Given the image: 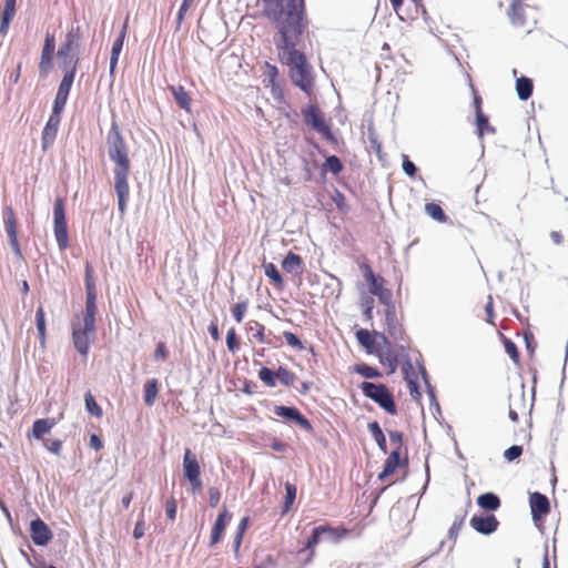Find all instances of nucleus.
Here are the masks:
<instances>
[{"instance_id":"1","label":"nucleus","mask_w":568,"mask_h":568,"mask_svg":"<svg viewBox=\"0 0 568 568\" xmlns=\"http://www.w3.org/2000/svg\"><path fill=\"white\" fill-rule=\"evenodd\" d=\"M262 16L275 24L277 54L290 67L292 82L310 95L314 87L312 67L305 54L296 50L306 28L304 0H263Z\"/></svg>"},{"instance_id":"2","label":"nucleus","mask_w":568,"mask_h":568,"mask_svg":"<svg viewBox=\"0 0 568 568\" xmlns=\"http://www.w3.org/2000/svg\"><path fill=\"white\" fill-rule=\"evenodd\" d=\"M108 154L114 162V190L118 196V206L121 214L126 210V202L130 195L128 178L130 174L131 162L129 158L128 145L116 124H113L108 134Z\"/></svg>"},{"instance_id":"3","label":"nucleus","mask_w":568,"mask_h":568,"mask_svg":"<svg viewBox=\"0 0 568 568\" xmlns=\"http://www.w3.org/2000/svg\"><path fill=\"white\" fill-rule=\"evenodd\" d=\"M359 388L364 396L374 400L386 413H388L389 415L397 414V407L394 400V396L385 384L363 382L359 385Z\"/></svg>"},{"instance_id":"4","label":"nucleus","mask_w":568,"mask_h":568,"mask_svg":"<svg viewBox=\"0 0 568 568\" xmlns=\"http://www.w3.org/2000/svg\"><path fill=\"white\" fill-rule=\"evenodd\" d=\"M359 270L369 286V293L377 296L381 304L393 301V293L386 287V280L382 275L376 274L367 262L361 263Z\"/></svg>"},{"instance_id":"5","label":"nucleus","mask_w":568,"mask_h":568,"mask_svg":"<svg viewBox=\"0 0 568 568\" xmlns=\"http://www.w3.org/2000/svg\"><path fill=\"white\" fill-rule=\"evenodd\" d=\"M54 236L60 250L69 246L68 226L65 219V204L62 197H57L53 205Z\"/></svg>"},{"instance_id":"6","label":"nucleus","mask_w":568,"mask_h":568,"mask_svg":"<svg viewBox=\"0 0 568 568\" xmlns=\"http://www.w3.org/2000/svg\"><path fill=\"white\" fill-rule=\"evenodd\" d=\"M303 119L307 125L317 131L328 141H334L329 125L317 105H308L302 111Z\"/></svg>"},{"instance_id":"7","label":"nucleus","mask_w":568,"mask_h":568,"mask_svg":"<svg viewBox=\"0 0 568 568\" xmlns=\"http://www.w3.org/2000/svg\"><path fill=\"white\" fill-rule=\"evenodd\" d=\"M82 38V31L79 26L72 27L65 34L64 42L58 50V58L61 60V67L68 68L73 64L75 60L72 59L73 51L78 48V43Z\"/></svg>"},{"instance_id":"8","label":"nucleus","mask_w":568,"mask_h":568,"mask_svg":"<svg viewBox=\"0 0 568 568\" xmlns=\"http://www.w3.org/2000/svg\"><path fill=\"white\" fill-rule=\"evenodd\" d=\"M183 473L184 477L191 484V488L193 493H199L202 490V480H201V467L196 456L191 452L190 448H186L183 456Z\"/></svg>"},{"instance_id":"9","label":"nucleus","mask_w":568,"mask_h":568,"mask_svg":"<svg viewBox=\"0 0 568 568\" xmlns=\"http://www.w3.org/2000/svg\"><path fill=\"white\" fill-rule=\"evenodd\" d=\"M77 65L78 59H75L71 67L63 68L65 70V73L59 84L58 92L52 106V110H55L57 112H62L67 104L68 97L74 80Z\"/></svg>"},{"instance_id":"10","label":"nucleus","mask_w":568,"mask_h":568,"mask_svg":"<svg viewBox=\"0 0 568 568\" xmlns=\"http://www.w3.org/2000/svg\"><path fill=\"white\" fill-rule=\"evenodd\" d=\"M95 325L92 329H88L85 323L73 324L72 327V341L75 349L83 356L87 357L90 348V344L94 339Z\"/></svg>"},{"instance_id":"11","label":"nucleus","mask_w":568,"mask_h":568,"mask_svg":"<svg viewBox=\"0 0 568 568\" xmlns=\"http://www.w3.org/2000/svg\"><path fill=\"white\" fill-rule=\"evenodd\" d=\"M274 413L277 417L295 423L305 432H313L311 422L296 407L277 405L274 407Z\"/></svg>"},{"instance_id":"12","label":"nucleus","mask_w":568,"mask_h":568,"mask_svg":"<svg viewBox=\"0 0 568 568\" xmlns=\"http://www.w3.org/2000/svg\"><path fill=\"white\" fill-rule=\"evenodd\" d=\"M385 306V326L390 337L396 341H404L406 337L403 325L396 316V307L394 302L383 304Z\"/></svg>"},{"instance_id":"13","label":"nucleus","mask_w":568,"mask_h":568,"mask_svg":"<svg viewBox=\"0 0 568 568\" xmlns=\"http://www.w3.org/2000/svg\"><path fill=\"white\" fill-rule=\"evenodd\" d=\"M55 50V39L50 32H47L44 38L43 48L41 51V59L39 62V71L45 75L53 67V55Z\"/></svg>"},{"instance_id":"14","label":"nucleus","mask_w":568,"mask_h":568,"mask_svg":"<svg viewBox=\"0 0 568 568\" xmlns=\"http://www.w3.org/2000/svg\"><path fill=\"white\" fill-rule=\"evenodd\" d=\"M61 112H57L55 110H52L51 115L49 116L41 136V144L43 151H47L50 146H52L60 125V118Z\"/></svg>"},{"instance_id":"15","label":"nucleus","mask_w":568,"mask_h":568,"mask_svg":"<svg viewBox=\"0 0 568 568\" xmlns=\"http://www.w3.org/2000/svg\"><path fill=\"white\" fill-rule=\"evenodd\" d=\"M469 525L481 535H490L499 527V520L495 515H475L470 518Z\"/></svg>"},{"instance_id":"16","label":"nucleus","mask_w":568,"mask_h":568,"mask_svg":"<svg viewBox=\"0 0 568 568\" xmlns=\"http://www.w3.org/2000/svg\"><path fill=\"white\" fill-rule=\"evenodd\" d=\"M30 536L37 546L48 545L53 537L51 529L39 517L30 523Z\"/></svg>"},{"instance_id":"17","label":"nucleus","mask_w":568,"mask_h":568,"mask_svg":"<svg viewBox=\"0 0 568 568\" xmlns=\"http://www.w3.org/2000/svg\"><path fill=\"white\" fill-rule=\"evenodd\" d=\"M4 230L9 239L10 246L18 255L21 254L20 244L18 240L17 220L14 211L11 206L4 209Z\"/></svg>"},{"instance_id":"18","label":"nucleus","mask_w":568,"mask_h":568,"mask_svg":"<svg viewBox=\"0 0 568 568\" xmlns=\"http://www.w3.org/2000/svg\"><path fill=\"white\" fill-rule=\"evenodd\" d=\"M529 505L535 521L541 520L550 511V504L547 496L537 491L530 494Z\"/></svg>"},{"instance_id":"19","label":"nucleus","mask_w":568,"mask_h":568,"mask_svg":"<svg viewBox=\"0 0 568 568\" xmlns=\"http://www.w3.org/2000/svg\"><path fill=\"white\" fill-rule=\"evenodd\" d=\"M231 519H232V514L226 508H224L219 514V516L212 527V530H211V536H210V541H209L210 547H213L217 542H220V540L225 531V528L229 525V523L231 521Z\"/></svg>"},{"instance_id":"20","label":"nucleus","mask_w":568,"mask_h":568,"mask_svg":"<svg viewBox=\"0 0 568 568\" xmlns=\"http://www.w3.org/2000/svg\"><path fill=\"white\" fill-rule=\"evenodd\" d=\"M55 426L54 418H40L33 422L32 428L28 434V438L42 439L43 436Z\"/></svg>"},{"instance_id":"21","label":"nucleus","mask_w":568,"mask_h":568,"mask_svg":"<svg viewBox=\"0 0 568 568\" xmlns=\"http://www.w3.org/2000/svg\"><path fill=\"white\" fill-rule=\"evenodd\" d=\"M17 12V0H6L1 11L0 33L6 36Z\"/></svg>"},{"instance_id":"22","label":"nucleus","mask_w":568,"mask_h":568,"mask_svg":"<svg viewBox=\"0 0 568 568\" xmlns=\"http://www.w3.org/2000/svg\"><path fill=\"white\" fill-rule=\"evenodd\" d=\"M282 267L286 273L301 276L303 273V260L298 254L290 252L282 261Z\"/></svg>"},{"instance_id":"23","label":"nucleus","mask_w":568,"mask_h":568,"mask_svg":"<svg viewBox=\"0 0 568 568\" xmlns=\"http://www.w3.org/2000/svg\"><path fill=\"white\" fill-rule=\"evenodd\" d=\"M400 465V452L393 449L387 456L383 470L378 475L379 480H385L387 477L393 475Z\"/></svg>"},{"instance_id":"24","label":"nucleus","mask_w":568,"mask_h":568,"mask_svg":"<svg viewBox=\"0 0 568 568\" xmlns=\"http://www.w3.org/2000/svg\"><path fill=\"white\" fill-rule=\"evenodd\" d=\"M246 328L252 333V338L258 344H272V339L268 337L271 332L266 334L265 326L258 321L252 320L246 324Z\"/></svg>"},{"instance_id":"25","label":"nucleus","mask_w":568,"mask_h":568,"mask_svg":"<svg viewBox=\"0 0 568 568\" xmlns=\"http://www.w3.org/2000/svg\"><path fill=\"white\" fill-rule=\"evenodd\" d=\"M126 29H128V20L123 23L119 37L114 40V42L112 44L111 58H110V71L111 72H113L114 69L116 68L119 55L122 50L123 42H124V39L126 36Z\"/></svg>"},{"instance_id":"26","label":"nucleus","mask_w":568,"mask_h":568,"mask_svg":"<svg viewBox=\"0 0 568 568\" xmlns=\"http://www.w3.org/2000/svg\"><path fill=\"white\" fill-rule=\"evenodd\" d=\"M170 92L172 93L176 104L184 111L190 112L191 111V104L192 99L189 94V92L185 91L184 87L182 85H171L169 88Z\"/></svg>"},{"instance_id":"27","label":"nucleus","mask_w":568,"mask_h":568,"mask_svg":"<svg viewBox=\"0 0 568 568\" xmlns=\"http://www.w3.org/2000/svg\"><path fill=\"white\" fill-rule=\"evenodd\" d=\"M97 293L87 294L85 313L83 316V323L88 329H92L95 325V313H97Z\"/></svg>"},{"instance_id":"28","label":"nucleus","mask_w":568,"mask_h":568,"mask_svg":"<svg viewBox=\"0 0 568 568\" xmlns=\"http://www.w3.org/2000/svg\"><path fill=\"white\" fill-rule=\"evenodd\" d=\"M532 89L534 83L531 79L523 75L516 80V92L520 100H528L532 94Z\"/></svg>"},{"instance_id":"29","label":"nucleus","mask_w":568,"mask_h":568,"mask_svg":"<svg viewBox=\"0 0 568 568\" xmlns=\"http://www.w3.org/2000/svg\"><path fill=\"white\" fill-rule=\"evenodd\" d=\"M477 504L485 510L494 511L500 507V499L494 493H485L477 497Z\"/></svg>"},{"instance_id":"30","label":"nucleus","mask_w":568,"mask_h":568,"mask_svg":"<svg viewBox=\"0 0 568 568\" xmlns=\"http://www.w3.org/2000/svg\"><path fill=\"white\" fill-rule=\"evenodd\" d=\"M264 273L268 277L271 284L277 288L283 290L284 288V280L278 272L277 267L273 263H265L263 264Z\"/></svg>"},{"instance_id":"31","label":"nucleus","mask_w":568,"mask_h":568,"mask_svg":"<svg viewBox=\"0 0 568 568\" xmlns=\"http://www.w3.org/2000/svg\"><path fill=\"white\" fill-rule=\"evenodd\" d=\"M525 9L521 2L514 1L509 10V19L515 27H524L526 24Z\"/></svg>"},{"instance_id":"32","label":"nucleus","mask_w":568,"mask_h":568,"mask_svg":"<svg viewBox=\"0 0 568 568\" xmlns=\"http://www.w3.org/2000/svg\"><path fill=\"white\" fill-rule=\"evenodd\" d=\"M143 399L146 406H152L159 394V382L156 378L149 379L144 384Z\"/></svg>"},{"instance_id":"33","label":"nucleus","mask_w":568,"mask_h":568,"mask_svg":"<svg viewBox=\"0 0 568 568\" xmlns=\"http://www.w3.org/2000/svg\"><path fill=\"white\" fill-rule=\"evenodd\" d=\"M371 435L373 436L374 440L376 442L378 448L383 453H387V444H386V437L377 422H371L367 426Z\"/></svg>"},{"instance_id":"34","label":"nucleus","mask_w":568,"mask_h":568,"mask_svg":"<svg viewBox=\"0 0 568 568\" xmlns=\"http://www.w3.org/2000/svg\"><path fill=\"white\" fill-rule=\"evenodd\" d=\"M36 326L38 331V337L42 347L45 346V313L42 306H39L36 312Z\"/></svg>"},{"instance_id":"35","label":"nucleus","mask_w":568,"mask_h":568,"mask_svg":"<svg viewBox=\"0 0 568 568\" xmlns=\"http://www.w3.org/2000/svg\"><path fill=\"white\" fill-rule=\"evenodd\" d=\"M285 499L282 504V515H286L291 510L296 498V486L287 481L285 484Z\"/></svg>"},{"instance_id":"36","label":"nucleus","mask_w":568,"mask_h":568,"mask_svg":"<svg viewBox=\"0 0 568 568\" xmlns=\"http://www.w3.org/2000/svg\"><path fill=\"white\" fill-rule=\"evenodd\" d=\"M467 514H468L467 509H464L460 511V514L455 516L454 521L448 530V536L450 539H453V540L457 539L459 531L464 527Z\"/></svg>"},{"instance_id":"37","label":"nucleus","mask_w":568,"mask_h":568,"mask_svg":"<svg viewBox=\"0 0 568 568\" xmlns=\"http://www.w3.org/2000/svg\"><path fill=\"white\" fill-rule=\"evenodd\" d=\"M379 362L383 366L387 367L389 373H394L398 365L397 356L390 351L381 352L378 354Z\"/></svg>"},{"instance_id":"38","label":"nucleus","mask_w":568,"mask_h":568,"mask_svg":"<svg viewBox=\"0 0 568 568\" xmlns=\"http://www.w3.org/2000/svg\"><path fill=\"white\" fill-rule=\"evenodd\" d=\"M476 126L479 138H483L485 134H495L496 132V129L489 124L488 118L484 113L476 115Z\"/></svg>"},{"instance_id":"39","label":"nucleus","mask_w":568,"mask_h":568,"mask_svg":"<svg viewBox=\"0 0 568 568\" xmlns=\"http://www.w3.org/2000/svg\"><path fill=\"white\" fill-rule=\"evenodd\" d=\"M352 372H355L365 378H378L382 376V373L377 368L365 363L354 365L352 367Z\"/></svg>"},{"instance_id":"40","label":"nucleus","mask_w":568,"mask_h":568,"mask_svg":"<svg viewBox=\"0 0 568 568\" xmlns=\"http://www.w3.org/2000/svg\"><path fill=\"white\" fill-rule=\"evenodd\" d=\"M324 528V534L327 535V537L333 542L341 541L344 537H346L349 534V530L344 527H331L328 525H322Z\"/></svg>"},{"instance_id":"41","label":"nucleus","mask_w":568,"mask_h":568,"mask_svg":"<svg viewBox=\"0 0 568 568\" xmlns=\"http://www.w3.org/2000/svg\"><path fill=\"white\" fill-rule=\"evenodd\" d=\"M265 74L266 79L264 80V84L266 88H271L275 94V92L278 90L275 84L278 74L277 68L268 62H265Z\"/></svg>"},{"instance_id":"42","label":"nucleus","mask_w":568,"mask_h":568,"mask_svg":"<svg viewBox=\"0 0 568 568\" xmlns=\"http://www.w3.org/2000/svg\"><path fill=\"white\" fill-rule=\"evenodd\" d=\"M248 524H250V518L248 517H243L241 519L239 526H237L236 534H235V537H234V551H235V554H237L239 550H240L243 537L245 535V531L248 528Z\"/></svg>"},{"instance_id":"43","label":"nucleus","mask_w":568,"mask_h":568,"mask_svg":"<svg viewBox=\"0 0 568 568\" xmlns=\"http://www.w3.org/2000/svg\"><path fill=\"white\" fill-rule=\"evenodd\" d=\"M322 169L324 171H329L336 175L343 171L344 166L338 156L329 155L326 158L325 162L323 163Z\"/></svg>"},{"instance_id":"44","label":"nucleus","mask_w":568,"mask_h":568,"mask_svg":"<svg viewBox=\"0 0 568 568\" xmlns=\"http://www.w3.org/2000/svg\"><path fill=\"white\" fill-rule=\"evenodd\" d=\"M248 304H250L248 300L245 298V300L239 301L237 303H235L232 306V308H231L232 316L236 323H242V321L248 310Z\"/></svg>"},{"instance_id":"45","label":"nucleus","mask_w":568,"mask_h":568,"mask_svg":"<svg viewBox=\"0 0 568 568\" xmlns=\"http://www.w3.org/2000/svg\"><path fill=\"white\" fill-rule=\"evenodd\" d=\"M425 212L437 222L444 223L447 220V216L439 204L427 203L425 205Z\"/></svg>"},{"instance_id":"46","label":"nucleus","mask_w":568,"mask_h":568,"mask_svg":"<svg viewBox=\"0 0 568 568\" xmlns=\"http://www.w3.org/2000/svg\"><path fill=\"white\" fill-rule=\"evenodd\" d=\"M323 534H324L323 526H318V527L314 528L312 536L308 538V540L305 545V549L310 550V559L314 556V554H315L314 548L321 541V536Z\"/></svg>"},{"instance_id":"47","label":"nucleus","mask_w":568,"mask_h":568,"mask_svg":"<svg viewBox=\"0 0 568 568\" xmlns=\"http://www.w3.org/2000/svg\"><path fill=\"white\" fill-rule=\"evenodd\" d=\"M84 402H85L87 410L92 416L98 417V418L102 417V415H103L102 408L97 403L95 398L93 397V395L90 392L85 394Z\"/></svg>"},{"instance_id":"48","label":"nucleus","mask_w":568,"mask_h":568,"mask_svg":"<svg viewBox=\"0 0 568 568\" xmlns=\"http://www.w3.org/2000/svg\"><path fill=\"white\" fill-rule=\"evenodd\" d=\"M518 408H521V412H525L524 394H521L518 398H515L514 402L509 405L508 415L514 423L519 420Z\"/></svg>"},{"instance_id":"49","label":"nucleus","mask_w":568,"mask_h":568,"mask_svg":"<svg viewBox=\"0 0 568 568\" xmlns=\"http://www.w3.org/2000/svg\"><path fill=\"white\" fill-rule=\"evenodd\" d=\"M276 378L285 386H293L296 379V376L290 369L280 366L276 371Z\"/></svg>"},{"instance_id":"50","label":"nucleus","mask_w":568,"mask_h":568,"mask_svg":"<svg viewBox=\"0 0 568 568\" xmlns=\"http://www.w3.org/2000/svg\"><path fill=\"white\" fill-rule=\"evenodd\" d=\"M501 339H503V344H504L506 353L509 355V357L516 364H518L520 356H519V352H518V348H517L516 344L511 339L506 337L505 335H501Z\"/></svg>"},{"instance_id":"51","label":"nucleus","mask_w":568,"mask_h":568,"mask_svg":"<svg viewBox=\"0 0 568 568\" xmlns=\"http://www.w3.org/2000/svg\"><path fill=\"white\" fill-rule=\"evenodd\" d=\"M85 291L87 294L97 293L94 270L90 263L85 264Z\"/></svg>"},{"instance_id":"52","label":"nucleus","mask_w":568,"mask_h":568,"mask_svg":"<svg viewBox=\"0 0 568 568\" xmlns=\"http://www.w3.org/2000/svg\"><path fill=\"white\" fill-rule=\"evenodd\" d=\"M258 377L268 387H274L276 385V372H273L268 367H262L258 371Z\"/></svg>"},{"instance_id":"53","label":"nucleus","mask_w":568,"mask_h":568,"mask_svg":"<svg viewBox=\"0 0 568 568\" xmlns=\"http://www.w3.org/2000/svg\"><path fill=\"white\" fill-rule=\"evenodd\" d=\"M356 338L357 342L367 349H371L374 346V338L367 329H358L356 332Z\"/></svg>"},{"instance_id":"54","label":"nucleus","mask_w":568,"mask_h":568,"mask_svg":"<svg viewBox=\"0 0 568 568\" xmlns=\"http://www.w3.org/2000/svg\"><path fill=\"white\" fill-rule=\"evenodd\" d=\"M226 346L230 353L234 354L240 349L236 331L234 327L230 328L226 334Z\"/></svg>"},{"instance_id":"55","label":"nucleus","mask_w":568,"mask_h":568,"mask_svg":"<svg viewBox=\"0 0 568 568\" xmlns=\"http://www.w3.org/2000/svg\"><path fill=\"white\" fill-rule=\"evenodd\" d=\"M486 321L487 323L496 326L494 318H495V312H494V298L491 295L487 296V301L484 306Z\"/></svg>"},{"instance_id":"56","label":"nucleus","mask_w":568,"mask_h":568,"mask_svg":"<svg viewBox=\"0 0 568 568\" xmlns=\"http://www.w3.org/2000/svg\"><path fill=\"white\" fill-rule=\"evenodd\" d=\"M388 436L390 444L394 446V449H398V452H400L404 445L403 433L398 430H388Z\"/></svg>"},{"instance_id":"57","label":"nucleus","mask_w":568,"mask_h":568,"mask_svg":"<svg viewBox=\"0 0 568 568\" xmlns=\"http://www.w3.org/2000/svg\"><path fill=\"white\" fill-rule=\"evenodd\" d=\"M283 336H284L286 343L291 347H293V348H295L297 351L304 349L303 343L301 342V339L294 333H292V332H284Z\"/></svg>"},{"instance_id":"58","label":"nucleus","mask_w":568,"mask_h":568,"mask_svg":"<svg viewBox=\"0 0 568 568\" xmlns=\"http://www.w3.org/2000/svg\"><path fill=\"white\" fill-rule=\"evenodd\" d=\"M469 87H470V90H471V93H473V103H474V108H475V113L476 115L478 114H483V100H481V97L478 94L475 85L470 82L469 83Z\"/></svg>"},{"instance_id":"59","label":"nucleus","mask_w":568,"mask_h":568,"mask_svg":"<svg viewBox=\"0 0 568 568\" xmlns=\"http://www.w3.org/2000/svg\"><path fill=\"white\" fill-rule=\"evenodd\" d=\"M144 534H145V520H144L143 513H141L138 521L135 523L134 529H133V537L135 539H140L144 536Z\"/></svg>"},{"instance_id":"60","label":"nucleus","mask_w":568,"mask_h":568,"mask_svg":"<svg viewBox=\"0 0 568 568\" xmlns=\"http://www.w3.org/2000/svg\"><path fill=\"white\" fill-rule=\"evenodd\" d=\"M521 454H523V447L519 445H514L505 450L504 457L508 462H513V460L517 459L518 457H520Z\"/></svg>"},{"instance_id":"61","label":"nucleus","mask_w":568,"mask_h":568,"mask_svg":"<svg viewBox=\"0 0 568 568\" xmlns=\"http://www.w3.org/2000/svg\"><path fill=\"white\" fill-rule=\"evenodd\" d=\"M332 200H333V202L335 203L336 207L339 211H346L347 210V204H346L345 195L341 191L335 190L333 195H332Z\"/></svg>"},{"instance_id":"62","label":"nucleus","mask_w":568,"mask_h":568,"mask_svg":"<svg viewBox=\"0 0 568 568\" xmlns=\"http://www.w3.org/2000/svg\"><path fill=\"white\" fill-rule=\"evenodd\" d=\"M178 504L174 497H170L165 501V514L170 520H174L176 516Z\"/></svg>"},{"instance_id":"63","label":"nucleus","mask_w":568,"mask_h":568,"mask_svg":"<svg viewBox=\"0 0 568 568\" xmlns=\"http://www.w3.org/2000/svg\"><path fill=\"white\" fill-rule=\"evenodd\" d=\"M209 494V504L211 507H216L221 499V493L216 487H211L207 491Z\"/></svg>"},{"instance_id":"64","label":"nucleus","mask_w":568,"mask_h":568,"mask_svg":"<svg viewBox=\"0 0 568 568\" xmlns=\"http://www.w3.org/2000/svg\"><path fill=\"white\" fill-rule=\"evenodd\" d=\"M403 170L408 176H414L417 171L415 164L408 159L407 155H404L403 159Z\"/></svg>"}]
</instances>
